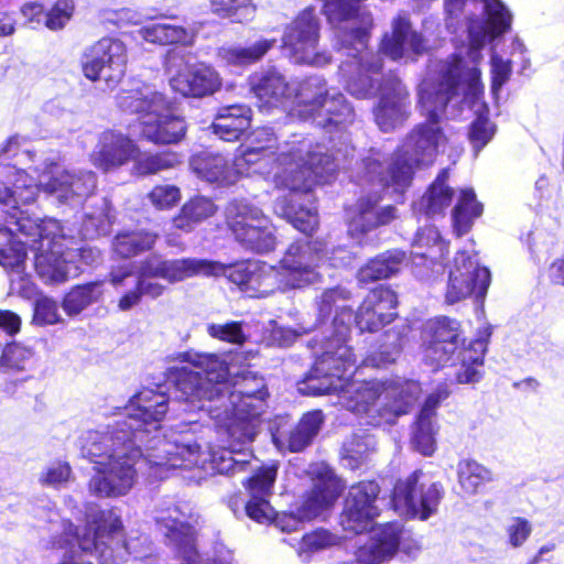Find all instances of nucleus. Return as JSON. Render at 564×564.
<instances>
[{
  "mask_svg": "<svg viewBox=\"0 0 564 564\" xmlns=\"http://www.w3.org/2000/svg\"><path fill=\"white\" fill-rule=\"evenodd\" d=\"M169 411V397L162 390L143 389L124 406L122 417L112 424L87 431L80 441V454L94 465L95 475L88 490L98 498L126 496L134 486L138 463L145 459L158 468L212 469L228 475L241 468L246 459H237L225 448L202 444L192 430L160 433V423Z\"/></svg>",
  "mask_w": 564,
  "mask_h": 564,
  "instance_id": "1",
  "label": "nucleus"
},
{
  "mask_svg": "<svg viewBox=\"0 0 564 564\" xmlns=\"http://www.w3.org/2000/svg\"><path fill=\"white\" fill-rule=\"evenodd\" d=\"M446 11L451 17L463 12L467 6L479 7L485 19H469V45L451 58L430 66L427 77L422 82L419 102L426 123L417 126L382 165L383 156L371 151L362 159L364 178L377 183L381 188L404 192L412 182L414 170L433 164L445 135L438 121L446 105L454 98L477 99L482 93L478 64L482 58L480 50L488 40L510 29L512 15L500 0H447Z\"/></svg>",
  "mask_w": 564,
  "mask_h": 564,
  "instance_id": "2",
  "label": "nucleus"
},
{
  "mask_svg": "<svg viewBox=\"0 0 564 564\" xmlns=\"http://www.w3.org/2000/svg\"><path fill=\"white\" fill-rule=\"evenodd\" d=\"M37 183L24 170L0 161V213L14 229L18 245L34 251V268L45 283H63L70 273L74 250L70 239L62 234L56 219L31 215L28 208L40 191L62 204L78 203L97 186L91 171L62 169L54 159L46 158L34 167Z\"/></svg>",
  "mask_w": 564,
  "mask_h": 564,
  "instance_id": "3",
  "label": "nucleus"
},
{
  "mask_svg": "<svg viewBox=\"0 0 564 564\" xmlns=\"http://www.w3.org/2000/svg\"><path fill=\"white\" fill-rule=\"evenodd\" d=\"M176 359L199 370L180 369L175 399L185 404L184 411L206 413L225 430L230 446L224 448L234 458L246 459L229 474L245 470L251 454L243 447L254 441L268 408L263 378L242 371L229 381V369L216 355L185 351Z\"/></svg>",
  "mask_w": 564,
  "mask_h": 564,
  "instance_id": "4",
  "label": "nucleus"
},
{
  "mask_svg": "<svg viewBox=\"0 0 564 564\" xmlns=\"http://www.w3.org/2000/svg\"><path fill=\"white\" fill-rule=\"evenodd\" d=\"M340 150L328 153L322 144H313L307 138L278 144L274 131L269 127L253 130L247 144L239 149L234 166L245 175L261 174L271 177L278 188L307 192L317 182H326L338 169Z\"/></svg>",
  "mask_w": 564,
  "mask_h": 564,
  "instance_id": "5",
  "label": "nucleus"
},
{
  "mask_svg": "<svg viewBox=\"0 0 564 564\" xmlns=\"http://www.w3.org/2000/svg\"><path fill=\"white\" fill-rule=\"evenodd\" d=\"M250 85L260 107L284 106L294 97L296 106L292 109L293 117L304 121L312 119L329 131L333 127L341 131L355 119L354 109L343 94L330 93L325 79L319 76L308 77L294 86L278 69L269 68L254 74Z\"/></svg>",
  "mask_w": 564,
  "mask_h": 564,
  "instance_id": "6",
  "label": "nucleus"
},
{
  "mask_svg": "<svg viewBox=\"0 0 564 564\" xmlns=\"http://www.w3.org/2000/svg\"><path fill=\"white\" fill-rule=\"evenodd\" d=\"M323 11L335 29L339 48H349V58L339 66L347 91L358 98H370L379 82L381 58L367 50L369 31L372 28L370 12L356 1L323 0Z\"/></svg>",
  "mask_w": 564,
  "mask_h": 564,
  "instance_id": "7",
  "label": "nucleus"
},
{
  "mask_svg": "<svg viewBox=\"0 0 564 564\" xmlns=\"http://www.w3.org/2000/svg\"><path fill=\"white\" fill-rule=\"evenodd\" d=\"M486 341L476 339L464 345L460 324L448 317H441L430 323L424 335L423 359L425 364L437 369H454L458 383H474L480 380Z\"/></svg>",
  "mask_w": 564,
  "mask_h": 564,
  "instance_id": "8",
  "label": "nucleus"
},
{
  "mask_svg": "<svg viewBox=\"0 0 564 564\" xmlns=\"http://www.w3.org/2000/svg\"><path fill=\"white\" fill-rule=\"evenodd\" d=\"M118 107L138 115L141 135L155 144H175L186 134L183 117L174 113L170 100L150 86L122 90L117 96Z\"/></svg>",
  "mask_w": 564,
  "mask_h": 564,
  "instance_id": "9",
  "label": "nucleus"
},
{
  "mask_svg": "<svg viewBox=\"0 0 564 564\" xmlns=\"http://www.w3.org/2000/svg\"><path fill=\"white\" fill-rule=\"evenodd\" d=\"M221 267L198 258L166 259L161 254L147 257L139 263L135 289L127 292L118 303L121 311H128L138 305L141 296L158 299L164 294L166 286L156 281L161 279L170 284H176L197 274L219 273Z\"/></svg>",
  "mask_w": 564,
  "mask_h": 564,
  "instance_id": "10",
  "label": "nucleus"
},
{
  "mask_svg": "<svg viewBox=\"0 0 564 564\" xmlns=\"http://www.w3.org/2000/svg\"><path fill=\"white\" fill-rule=\"evenodd\" d=\"M348 252L343 248L332 250L328 256L326 242L321 240L297 241L292 243L280 261L276 290L303 289L321 283L324 268L340 267L347 263Z\"/></svg>",
  "mask_w": 564,
  "mask_h": 564,
  "instance_id": "11",
  "label": "nucleus"
},
{
  "mask_svg": "<svg viewBox=\"0 0 564 564\" xmlns=\"http://www.w3.org/2000/svg\"><path fill=\"white\" fill-rule=\"evenodd\" d=\"M62 527L63 532L54 542L58 546L76 542L84 552H96L99 564H119L113 549L106 541L121 533L123 529L121 517L116 509L102 510L97 506L88 505L86 525L80 533L69 521H63Z\"/></svg>",
  "mask_w": 564,
  "mask_h": 564,
  "instance_id": "12",
  "label": "nucleus"
},
{
  "mask_svg": "<svg viewBox=\"0 0 564 564\" xmlns=\"http://www.w3.org/2000/svg\"><path fill=\"white\" fill-rule=\"evenodd\" d=\"M356 366V356L347 345L335 346V341H325L323 352L317 357L313 369L299 383V391L307 395L338 394L343 388L344 376Z\"/></svg>",
  "mask_w": 564,
  "mask_h": 564,
  "instance_id": "13",
  "label": "nucleus"
},
{
  "mask_svg": "<svg viewBox=\"0 0 564 564\" xmlns=\"http://www.w3.org/2000/svg\"><path fill=\"white\" fill-rule=\"evenodd\" d=\"M165 70L172 90L183 97H207L221 87V78L210 65L195 62L189 53L180 50L166 54Z\"/></svg>",
  "mask_w": 564,
  "mask_h": 564,
  "instance_id": "14",
  "label": "nucleus"
},
{
  "mask_svg": "<svg viewBox=\"0 0 564 564\" xmlns=\"http://www.w3.org/2000/svg\"><path fill=\"white\" fill-rule=\"evenodd\" d=\"M227 224L246 249L264 253L276 245L275 230L263 212L247 199H234L226 207Z\"/></svg>",
  "mask_w": 564,
  "mask_h": 564,
  "instance_id": "15",
  "label": "nucleus"
},
{
  "mask_svg": "<svg viewBox=\"0 0 564 564\" xmlns=\"http://www.w3.org/2000/svg\"><path fill=\"white\" fill-rule=\"evenodd\" d=\"M443 486L421 470L414 471L394 487L393 505L398 512L410 518L427 520L436 513L443 498Z\"/></svg>",
  "mask_w": 564,
  "mask_h": 564,
  "instance_id": "16",
  "label": "nucleus"
},
{
  "mask_svg": "<svg viewBox=\"0 0 564 564\" xmlns=\"http://www.w3.org/2000/svg\"><path fill=\"white\" fill-rule=\"evenodd\" d=\"M318 39V19L313 9H306L286 26L282 42L295 63L321 67L330 62V56L316 51Z\"/></svg>",
  "mask_w": 564,
  "mask_h": 564,
  "instance_id": "17",
  "label": "nucleus"
},
{
  "mask_svg": "<svg viewBox=\"0 0 564 564\" xmlns=\"http://www.w3.org/2000/svg\"><path fill=\"white\" fill-rule=\"evenodd\" d=\"M127 48L118 39L104 37L91 45L83 62L84 75L93 82H104L112 89L126 73Z\"/></svg>",
  "mask_w": 564,
  "mask_h": 564,
  "instance_id": "18",
  "label": "nucleus"
},
{
  "mask_svg": "<svg viewBox=\"0 0 564 564\" xmlns=\"http://www.w3.org/2000/svg\"><path fill=\"white\" fill-rule=\"evenodd\" d=\"M490 283V272L465 251L458 252L449 270L445 301L454 304L475 294L485 296Z\"/></svg>",
  "mask_w": 564,
  "mask_h": 564,
  "instance_id": "19",
  "label": "nucleus"
},
{
  "mask_svg": "<svg viewBox=\"0 0 564 564\" xmlns=\"http://www.w3.org/2000/svg\"><path fill=\"white\" fill-rule=\"evenodd\" d=\"M205 260L219 264L221 271L219 273L203 274L204 276L226 275L250 297H265L276 290L279 272L274 267L268 265L264 262L245 261L234 267H226L218 261Z\"/></svg>",
  "mask_w": 564,
  "mask_h": 564,
  "instance_id": "20",
  "label": "nucleus"
},
{
  "mask_svg": "<svg viewBox=\"0 0 564 564\" xmlns=\"http://www.w3.org/2000/svg\"><path fill=\"white\" fill-rule=\"evenodd\" d=\"M25 248L18 245L13 227L0 213V264L9 271L10 292L31 299L36 294V288L31 275L25 273Z\"/></svg>",
  "mask_w": 564,
  "mask_h": 564,
  "instance_id": "21",
  "label": "nucleus"
},
{
  "mask_svg": "<svg viewBox=\"0 0 564 564\" xmlns=\"http://www.w3.org/2000/svg\"><path fill=\"white\" fill-rule=\"evenodd\" d=\"M349 299L350 293L340 286L326 289L315 299L318 324H326V321L330 317L333 311H335V316L330 324L326 325L329 335L325 340H334L335 346H338V344L347 345L346 341L350 333L354 316L351 308L347 305Z\"/></svg>",
  "mask_w": 564,
  "mask_h": 564,
  "instance_id": "22",
  "label": "nucleus"
},
{
  "mask_svg": "<svg viewBox=\"0 0 564 564\" xmlns=\"http://www.w3.org/2000/svg\"><path fill=\"white\" fill-rule=\"evenodd\" d=\"M380 488L375 481H360L349 488L340 524L345 531L360 533L379 514L377 498Z\"/></svg>",
  "mask_w": 564,
  "mask_h": 564,
  "instance_id": "23",
  "label": "nucleus"
},
{
  "mask_svg": "<svg viewBox=\"0 0 564 564\" xmlns=\"http://www.w3.org/2000/svg\"><path fill=\"white\" fill-rule=\"evenodd\" d=\"M351 373L352 371L344 376L343 388L338 391L339 403L356 415H365L369 424L380 425L381 419L377 410L380 406V392L383 391L382 381H349Z\"/></svg>",
  "mask_w": 564,
  "mask_h": 564,
  "instance_id": "24",
  "label": "nucleus"
},
{
  "mask_svg": "<svg viewBox=\"0 0 564 564\" xmlns=\"http://www.w3.org/2000/svg\"><path fill=\"white\" fill-rule=\"evenodd\" d=\"M378 127L391 131L409 115V93L395 76H388L380 85V99L373 110Z\"/></svg>",
  "mask_w": 564,
  "mask_h": 564,
  "instance_id": "25",
  "label": "nucleus"
},
{
  "mask_svg": "<svg viewBox=\"0 0 564 564\" xmlns=\"http://www.w3.org/2000/svg\"><path fill=\"white\" fill-rule=\"evenodd\" d=\"M379 200L380 196L377 193L361 196L347 209L348 232L352 238L360 241L367 232L388 225L398 217L395 207H380Z\"/></svg>",
  "mask_w": 564,
  "mask_h": 564,
  "instance_id": "26",
  "label": "nucleus"
},
{
  "mask_svg": "<svg viewBox=\"0 0 564 564\" xmlns=\"http://www.w3.org/2000/svg\"><path fill=\"white\" fill-rule=\"evenodd\" d=\"M397 304L394 291L383 286L373 289L355 314L356 326L360 332H378L394 319Z\"/></svg>",
  "mask_w": 564,
  "mask_h": 564,
  "instance_id": "27",
  "label": "nucleus"
},
{
  "mask_svg": "<svg viewBox=\"0 0 564 564\" xmlns=\"http://www.w3.org/2000/svg\"><path fill=\"white\" fill-rule=\"evenodd\" d=\"M382 386L383 391L380 392L381 400L377 412L381 424H393L399 416L411 410L422 389L417 381L400 377L382 381Z\"/></svg>",
  "mask_w": 564,
  "mask_h": 564,
  "instance_id": "28",
  "label": "nucleus"
},
{
  "mask_svg": "<svg viewBox=\"0 0 564 564\" xmlns=\"http://www.w3.org/2000/svg\"><path fill=\"white\" fill-rule=\"evenodd\" d=\"M447 252V245L435 227L420 229L413 243V264L415 274L422 280H430L443 272L440 262Z\"/></svg>",
  "mask_w": 564,
  "mask_h": 564,
  "instance_id": "29",
  "label": "nucleus"
},
{
  "mask_svg": "<svg viewBox=\"0 0 564 564\" xmlns=\"http://www.w3.org/2000/svg\"><path fill=\"white\" fill-rule=\"evenodd\" d=\"M402 525L389 522L371 529L368 540L356 551L358 564H381L390 561L401 543Z\"/></svg>",
  "mask_w": 564,
  "mask_h": 564,
  "instance_id": "30",
  "label": "nucleus"
},
{
  "mask_svg": "<svg viewBox=\"0 0 564 564\" xmlns=\"http://www.w3.org/2000/svg\"><path fill=\"white\" fill-rule=\"evenodd\" d=\"M138 145L127 135L113 130L100 134L98 144L91 154L94 164L111 171L126 165L138 153Z\"/></svg>",
  "mask_w": 564,
  "mask_h": 564,
  "instance_id": "31",
  "label": "nucleus"
},
{
  "mask_svg": "<svg viewBox=\"0 0 564 564\" xmlns=\"http://www.w3.org/2000/svg\"><path fill=\"white\" fill-rule=\"evenodd\" d=\"M278 465L272 464L259 468L254 475L248 479L247 489L250 494V500L246 505L248 517L259 523L271 521L274 511L269 502L272 489L276 479Z\"/></svg>",
  "mask_w": 564,
  "mask_h": 564,
  "instance_id": "32",
  "label": "nucleus"
},
{
  "mask_svg": "<svg viewBox=\"0 0 564 564\" xmlns=\"http://www.w3.org/2000/svg\"><path fill=\"white\" fill-rule=\"evenodd\" d=\"M449 394L446 387L437 388L431 393L420 411L413 429L412 445L424 456H431L435 451V414L440 403Z\"/></svg>",
  "mask_w": 564,
  "mask_h": 564,
  "instance_id": "33",
  "label": "nucleus"
},
{
  "mask_svg": "<svg viewBox=\"0 0 564 564\" xmlns=\"http://www.w3.org/2000/svg\"><path fill=\"white\" fill-rule=\"evenodd\" d=\"M425 50L424 40L412 29L410 21L398 17L392 23V33L386 34L381 42V51L390 58H410Z\"/></svg>",
  "mask_w": 564,
  "mask_h": 564,
  "instance_id": "34",
  "label": "nucleus"
},
{
  "mask_svg": "<svg viewBox=\"0 0 564 564\" xmlns=\"http://www.w3.org/2000/svg\"><path fill=\"white\" fill-rule=\"evenodd\" d=\"M187 506L169 505L156 509L155 521L164 534L184 550L193 549L194 529Z\"/></svg>",
  "mask_w": 564,
  "mask_h": 564,
  "instance_id": "35",
  "label": "nucleus"
},
{
  "mask_svg": "<svg viewBox=\"0 0 564 564\" xmlns=\"http://www.w3.org/2000/svg\"><path fill=\"white\" fill-rule=\"evenodd\" d=\"M191 170L197 177L208 183L219 185L231 184L236 181L237 169L229 165L228 159L218 153L203 151L194 154L189 161Z\"/></svg>",
  "mask_w": 564,
  "mask_h": 564,
  "instance_id": "36",
  "label": "nucleus"
},
{
  "mask_svg": "<svg viewBox=\"0 0 564 564\" xmlns=\"http://www.w3.org/2000/svg\"><path fill=\"white\" fill-rule=\"evenodd\" d=\"M251 109L245 105H232L218 110L210 126L213 132L224 141H236L250 127Z\"/></svg>",
  "mask_w": 564,
  "mask_h": 564,
  "instance_id": "37",
  "label": "nucleus"
},
{
  "mask_svg": "<svg viewBox=\"0 0 564 564\" xmlns=\"http://www.w3.org/2000/svg\"><path fill=\"white\" fill-rule=\"evenodd\" d=\"M340 492L338 481L330 476L316 480L305 496L300 509V517L312 520L333 506Z\"/></svg>",
  "mask_w": 564,
  "mask_h": 564,
  "instance_id": "38",
  "label": "nucleus"
},
{
  "mask_svg": "<svg viewBox=\"0 0 564 564\" xmlns=\"http://www.w3.org/2000/svg\"><path fill=\"white\" fill-rule=\"evenodd\" d=\"M448 172L443 170L421 199L414 204V209L427 216L443 214L454 196V191L446 184Z\"/></svg>",
  "mask_w": 564,
  "mask_h": 564,
  "instance_id": "39",
  "label": "nucleus"
},
{
  "mask_svg": "<svg viewBox=\"0 0 564 564\" xmlns=\"http://www.w3.org/2000/svg\"><path fill=\"white\" fill-rule=\"evenodd\" d=\"M405 261V253L401 250H390L370 260L358 273L360 282L368 283L388 279L400 271Z\"/></svg>",
  "mask_w": 564,
  "mask_h": 564,
  "instance_id": "40",
  "label": "nucleus"
},
{
  "mask_svg": "<svg viewBox=\"0 0 564 564\" xmlns=\"http://www.w3.org/2000/svg\"><path fill=\"white\" fill-rule=\"evenodd\" d=\"M138 33L144 41L160 45H192L195 36L193 30L171 23H153L141 28Z\"/></svg>",
  "mask_w": 564,
  "mask_h": 564,
  "instance_id": "41",
  "label": "nucleus"
},
{
  "mask_svg": "<svg viewBox=\"0 0 564 564\" xmlns=\"http://www.w3.org/2000/svg\"><path fill=\"white\" fill-rule=\"evenodd\" d=\"M275 43V39H261L249 46H224L218 56L229 65L248 66L259 62Z\"/></svg>",
  "mask_w": 564,
  "mask_h": 564,
  "instance_id": "42",
  "label": "nucleus"
},
{
  "mask_svg": "<svg viewBox=\"0 0 564 564\" xmlns=\"http://www.w3.org/2000/svg\"><path fill=\"white\" fill-rule=\"evenodd\" d=\"M322 411L307 412L302 416L295 429L289 431L283 451L301 452L308 446L317 435L323 424Z\"/></svg>",
  "mask_w": 564,
  "mask_h": 564,
  "instance_id": "43",
  "label": "nucleus"
},
{
  "mask_svg": "<svg viewBox=\"0 0 564 564\" xmlns=\"http://www.w3.org/2000/svg\"><path fill=\"white\" fill-rule=\"evenodd\" d=\"M217 210L210 198L197 196L185 203L177 217L173 219L174 227L189 232L196 225L212 217Z\"/></svg>",
  "mask_w": 564,
  "mask_h": 564,
  "instance_id": "44",
  "label": "nucleus"
},
{
  "mask_svg": "<svg viewBox=\"0 0 564 564\" xmlns=\"http://www.w3.org/2000/svg\"><path fill=\"white\" fill-rule=\"evenodd\" d=\"M104 282L95 281L74 286L64 297L62 307L68 316H76L104 295Z\"/></svg>",
  "mask_w": 564,
  "mask_h": 564,
  "instance_id": "45",
  "label": "nucleus"
},
{
  "mask_svg": "<svg viewBox=\"0 0 564 564\" xmlns=\"http://www.w3.org/2000/svg\"><path fill=\"white\" fill-rule=\"evenodd\" d=\"M482 213V206L476 200L473 189H462L452 214L453 228L459 237L469 231L474 220Z\"/></svg>",
  "mask_w": 564,
  "mask_h": 564,
  "instance_id": "46",
  "label": "nucleus"
},
{
  "mask_svg": "<svg viewBox=\"0 0 564 564\" xmlns=\"http://www.w3.org/2000/svg\"><path fill=\"white\" fill-rule=\"evenodd\" d=\"M274 212L286 218L295 229L311 234L318 224V217L313 207H296L293 199L289 200L286 197L278 198L274 204Z\"/></svg>",
  "mask_w": 564,
  "mask_h": 564,
  "instance_id": "47",
  "label": "nucleus"
},
{
  "mask_svg": "<svg viewBox=\"0 0 564 564\" xmlns=\"http://www.w3.org/2000/svg\"><path fill=\"white\" fill-rule=\"evenodd\" d=\"M158 238V234L147 230L122 231L115 237L112 246L117 254L130 258L152 249Z\"/></svg>",
  "mask_w": 564,
  "mask_h": 564,
  "instance_id": "48",
  "label": "nucleus"
},
{
  "mask_svg": "<svg viewBox=\"0 0 564 564\" xmlns=\"http://www.w3.org/2000/svg\"><path fill=\"white\" fill-rule=\"evenodd\" d=\"M111 205L107 198H101L93 207V210L85 214L82 226V234L87 239H94L106 235L113 221Z\"/></svg>",
  "mask_w": 564,
  "mask_h": 564,
  "instance_id": "49",
  "label": "nucleus"
},
{
  "mask_svg": "<svg viewBox=\"0 0 564 564\" xmlns=\"http://www.w3.org/2000/svg\"><path fill=\"white\" fill-rule=\"evenodd\" d=\"M376 449V441L371 435H355L341 448V463L345 467L355 470L362 466Z\"/></svg>",
  "mask_w": 564,
  "mask_h": 564,
  "instance_id": "50",
  "label": "nucleus"
},
{
  "mask_svg": "<svg viewBox=\"0 0 564 564\" xmlns=\"http://www.w3.org/2000/svg\"><path fill=\"white\" fill-rule=\"evenodd\" d=\"M457 477L460 488L469 495H475L481 486L492 481L491 471L473 459H463L457 464Z\"/></svg>",
  "mask_w": 564,
  "mask_h": 564,
  "instance_id": "51",
  "label": "nucleus"
},
{
  "mask_svg": "<svg viewBox=\"0 0 564 564\" xmlns=\"http://www.w3.org/2000/svg\"><path fill=\"white\" fill-rule=\"evenodd\" d=\"M133 173L137 175L156 174L170 170L181 163V156L175 152L138 153L133 158Z\"/></svg>",
  "mask_w": 564,
  "mask_h": 564,
  "instance_id": "52",
  "label": "nucleus"
},
{
  "mask_svg": "<svg viewBox=\"0 0 564 564\" xmlns=\"http://www.w3.org/2000/svg\"><path fill=\"white\" fill-rule=\"evenodd\" d=\"M339 541L337 535L327 530H314L302 536L296 552L301 561L307 563L315 554L339 544Z\"/></svg>",
  "mask_w": 564,
  "mask_h": 564,
  "instance_id": "53",
  "label": "nucleus"
},
{
  "mask_svg": "<svg viewBox=\"0 0 564 564\" xmlns=\"http://www.w3.org/2000/svg\"><path fill=\"white\" fill-rule=\"evenodd\" d=\"M210 8L215 14L236 23L250 21L256 13L251 0H210Z\"/></svg>",
  "mask_w": 564,
  "mask_h": 564,
  "instance_id": "54",
  "label": "nucleus"
},
{
  "mask_svg": "<svg viewBox=\"0 0 564 564\" xmlns=\"http://www.w3.org/2000/svg\"><path fill=\"white\" fill-rule=\"evenodd\" d=\"M72 475L70 466L65 462H53L45 466L39 475V482L47 487H59L66 484Z\"/></svg>",
  "mask_w": 564,
  "mask_h": 564,
  "instance_id": "55",
  "label": "nucleus"
},
{
  "mask_svg": "<svg viewBox=\"0 0 564 564\" xmlns=\"http://www.w3.org/2000/svg\"><path fill=\"white\" fill-rule=\"evenodd\" d=\"M32 356L33 352L29 348L17 343L8 344L3 349L0 365L8 369L23 370Z\"/></svg>",
  "mask_w": 564,
  "mask_h": 564,
  "instance_id": "56",
  "label": "nucleus"
},
{
  "mask_svg": "<svg viewBox=\"0 0 564 564\" xmlns=\"http://www.w3.org/2000/svg\"><path fill=\"white\" fill-rule=\"evenodd\" d=\"M496 132L495 124L485 117H478L470 127L469 140L476 155L492 139Z\"/></svg>",
  "mask_w": 564,
  "mask_h": 564,
  "instance_id": "57",
  "label": "nucleus"
},
{
  "mask_svg": "<svg viewBox=\"0 0 564 564\" xmlns=\"http://www.w3.org/2000/svg\"><path fill=\"white\" fill-rule=\"evenodd\" d=\"M73 12L72 0H57L46 14L45 26L53 31L63 29L70 20Z\"/></svg>",
  "mask_w": 564,
  "mask_h": 564,
  "instance_id": "58",
  "label": "nucleus"
},
{
  "mask_svg": "<svg viewBox=\"0 0 564 564\" xmlns=\"http://www.w3.org/2000/svg\"><path fill=\"white\" fill-rule=\"evenodd\" d=\"M151 204L158 209H167L181 199L180 188L175 185H158L148 195Z\"/></svg>",
  "mask_w": 564,
  "mask_h": 564,
  "instance_id": "59",
  "label": "nucleus"
},
{
  "mask_svg": "<svg viewBox=\"0 0 564 564\" xmlns=\"http://www.w3.org/2000/svg\"><path fill=\"white\" fill-rule=\"evenodd\" d=\"M208 334L212 337L234 344H242L245 340L241 325L238 322L210 324L208 326Z\"/></svg>",
  "mask_w": 564,
  "mask_h": 564,
  "instance_id": "60",
  "label": "nucleus"
},
{
  "mask_svg": "<svg viewBox=\"0 0 564 564\" xmlns=\"http://www.w3.org/2000/svg\"><path fill=\"white\" fill-rule=\"evenodd\" d=\"M508 542L513 547L521 546L532 532L531 523L520 517L512 518L507 525Z\"/></svg>",
  "mask_w": 564,
  "mask_h": 564,
  "instance_id": "61",
  "label": "nucleus"
},
{
  "mask_svg": "<svg viewBox=\"0 0 564 564\" xmlns=\"http://www.w3.org/2000/svg\"><path fill=\"white\" fill-rule=\"evenodd\" d=\"M403 330L393 327L387 330L383 335V341L380 346L381 354L384 356L383 361H391L394 359V355L398 354L404 345Z\"/></svg>",
  "mask_w": 564,
  "mask_h": 564,
  "instance_id": "62",
  "label": "nucleus"
},
{
  "mask_svg": "<svg viewBox=\"0 0 564 564\" xmlns=\"http://www.w3.org/2000/svg\"><path fill=\"white\" fill-rule=\"evenodd\" d=\"M492 91L497 93L505 85L511 74V64L496 54L491 56Z\"/></svg>",
  "mask_w": 564,
  "mask_h": 564,
  "instance_id": "63",
  "label": "nucleus"
},
{
  "mask_svg": "<svg viewBox=\"0 0 564 564\" xmlns=\"http://www.w3.org/2000/svg\"><path fill=\"white\" fill-rule=\"evenodd\" d=\"M35 317L45 324H55L59 321L57 303L48 297H42L35 303Z\"/></svg>",
  "mask_w": 564,
  "mask_h": 564,
  "instance_id": "64",
  "label": "nucleus"
}]
</instances>
